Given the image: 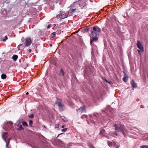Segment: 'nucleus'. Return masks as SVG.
Segmentation results:
<instances>
[{"mask_svg":"<svg viewBox=\"0 0 148 148\" xmlns=\"http://www.w3.org/2000/svg\"><path fill=\"white\" fill-rule=\"evenodd\" d=\"M101 31L99 28L97 26H94L92 31L91 34L92 36H97Z\"/></svg>","mask_w":148,"mask_h":148,"instance_id":"1","label":"nucleus"},{"mask_svg":"<svg viewBox=\"0 0 148 148\" xmlns=\"http://www.w3.org/2000/svg\"><path fill=\"white\" fill-rule=\"evenodd\" d=\"M76 111L77 115H81L83 113H85L86 112V107L85 106L83 105L76 110Z\"/></svg>","mask_w":148,"mask_h":148,"instance_id":"2","label":"nucleus"},{"mask_svg":"<svg viewBox=\"0 0 148 148\" xmlns=\"http://www.w3.org/2000/svg\"><path fill=\"white\" fill-rule=\"evenodd\" d=\"M24 42L25 43V45L27 46H29L31 44L32 40L30 38H27L24 40Z\"/></svg>","mask_w":148,"mask_h":148,"instance_id":"3","label":"nucleus"},{"mask_svg":"<svg viewBox=\"0 0 148 148\" xmlns=\"http://www.w3.org/2000/svg\"><path fill=\"white\" fill-rule=\"evenodd\" d=\"M113 127H115V130L116 132H119L122 131L123 129L122 127H119L118 125L114 124L113 125Z\"/></svg>","mask_w":148,"mask_h":148,"instance_id":"4","label":"nucleus"},{"mask_svg":"<svg viewBox=\"0 0 148 148\" xmlns=\"http://www.w3.org/2000/svg\"><path fill=\"white\" fill-rule=\"evenodd\" d=\"M136 45L138 48L140 49L141 51H144L143 45L139 40H137Z\"/></svg>","mask_w":148,"mask_h":148,"instance_id":"5","label":"nucleus"},{"mask_svg":"<svg viewBox=\"0 0 148 148\" xmlns=\"http://www.w3.org/2000/svg\"><path fill=\"white\" fill-rule=\"evenodd\" d=\"M59 17L61 19H64L67 17L68 15L66 14L65 12L60 11V12L59 14Z\"/></svg>","mask_w":148,"mask_h":148,"instance_id":"6","label":"nucleus"},{"mask_svg":"<svg viewBox=\"0 0 148 148\" xmlns=\"http://www.w3.org/2000/svg\"><path fill=\"white\" fill-rule=\"evenodd\" d=\"M13 123L12 121H6L4 122V125H7L10 128L13 126Z\"/></svg>","mask_w":148,"mask_h":148,"instance_id":"7","label":"nucleus"},{"mask_svg":"<svg viewBox=\"0 0 148 148\" xmlns=\"http://www.w3.org/2000/svg\"><path fill=\"white\" fill-rule=\"evenodd\" d=\"M99 134L102 136H105L108 138H109L107 136H106V131L103 129H101V130Z\"/></svg>","mask_w":148,"mask_h":148,"instance_id":"8","label":"nucleus"},{"mask_svg":"<svg viewBox=\"0 0 148 148\" xmlns=\"http://www.w3.org/2000/svg\"><path fill=\"white\" fill-rule=\"evenodd\" d=\"M98 40V38L97 36H92V37L90 41V43L91 45H92L93 42L97 41Z\"/></svg>","mask_w":148,"mask_h":148,"instance_id":"9","label":"nucleus"},{"mask_svg":"<svg viewBox=\"0 0 148 148\" xmlns=\"http://www.w3.org/2000/svg\"><path fill=\"white\" fill-rule=\"evenodd\" d=\"M8 134L7 132H4L2 135V138L5 141L8 137Z\"/></svg>","mask_w":148,"mask_h":148,"instance_id":"10","label":"nucleus"},{"mask_svg":"<svg viewBox=\"0 0 148 148\" xmlns=\"http://www.w3.org/2000/svg\"><path fill=\"white\" fill-rule=\"evenodd\" d=\"M62 100L60 99L57 98L55 104H57L58 106L61 104L62 103Z\"/></svg>","mask_w":148,"mask_h":148,"instance_id":"11","label":"nucleus"},{"mask_svg":"<svg viewBox=\"0 0 148 148\" xmlns=\"http://www.w3.org/2000/svg\"><path fill=\"white\" fill-rule=\"evenodd\" d=\"M59 110L60 111H62L64 109V105L62 103L61 104L58 106Z\"/></svg>","mask_w":148,"mask_h":148,"instance_id":"12","label":"nucleus"},{"mask_svg":"<svg viewBox=\"0 0 148 148\" xmlns=\"http://www.w3.org/2000/svg\"><path fill=\"white\" fill-rule=\"evenodd\" d=\"M131 84L132 87L133 88H136L137 87V85L135 82L134 80L132 79L131 81Z\"/></svg>","mask_w":148,"mask_h":148,"instance_id":"13","label":"nucleus"},{"mask_svg":"<svg viewBox=\"0 0 148 148\" xmlns=\"http://www.w3.org/2000/svg\"><path fill=\"white\" fill-rule=\"evenodd\" d=\"M64 72L62 69H61L60 70L59 75H62L63 76L64 75Z\"/></svg>","mask_w":148,"mask_h":148,"instance_id":"14","label":"nucleus"},{"mask_svg":"<svg viewBox=\"0 0 148 148\" xmlns=\"http://www.w3.org/2000/svg\"><path fill=\"white\" fill-rule=\"evenodd\" d=\"M18 58V56L17 55H14L12 57V59L14 60V61H16L17 60Z\"/></svg>","mask_w":148,"mask_h":148,"instance_id":"15","label":"nucleus"},{"mask_svg":"<svg viewBox=\"0 0 148 148\" xmlns=\"http://www.w3.org/2000/svg\"><path fill=\"white\" fill-rule=\"evenodd\" d=\"M108 145H109V146L111 147V146H112V144H114V145H116V143L115 142H113L112 143V142L109 141L108 142Z\"/></svg>","mask_w":148,"mask_h":148,"instance_id":"16","label":"nucleus"},{"mask_svg":"<svg viewBox=\"0 0 148 148\" xmlns=\"http://www.w3.org/2000/svg\"><path fill=\"white\" fill-rule=\"evenodd\" d=\"M61 119H62V120L65 122H66L67 121V120L65 118V117L64 116H61Z\"/></svg>","mask_w":148,"mask_h":148,"instance_id":"17","label":"nucleus"},{"mask_svg":"<svg viewBox=\"0 0 148 148\" xmlns=\"http://www.w3.org/2000/svg\"><path fill=\"white\" fill-rule=\"evenodd\" d=\"M7 77L6 75L5 74H2L1 75V78L3 79H5Z\"/></svg>","mask_w":148,"mask_h":148,"instance_id":"18","label":"nucleus"},{"mask_svg":"<svg viewBox=\"0 0 148 148\" xmlns=\"http://www.w3.org/2000/svg\"><path fill=\"white\" fill-rule=\"evenodd\" d=\"M88 145L90 148H95L94 146L90 143H88Z\"/></svg>","mask_w":148,"mask_h":148,"instance_id":"19","label":"nucleus"},{"mask_svg":"<svg viewBox=\"0 0 148 148\" xmlns=\"http://www.w3.org/2000/svg\"><path fill=\"white\" fill-rule=\"evenodd\" d=\"M23 127L21 125L17 129L18 130H23Z\"/></svg>","mask_w":148,"mask_h":148,"instance_id":"20","label":"nucleus"},{"mask_svg":"<svg viewBox=\"0 0 148 148\" xmlns=\"http://www.w3.org/2000/svg\"><path fill=\"white\" fill-rule=\"evenodd\" d=\"M87 115H85V114H84V115H83L82 116H81V118L82 119H83L84 118H87Z\"/></svg>","mask_w":148,"mask_h":148,"instance_id":"21","label":"nucleus"},{"mask_svg":"<svg viewBox=\"0 0 148 148\" xmlns=\"http://www.w3.org/2000/svg\"><path fill=\"white\" fill-rule=\"evenodd\" d=\"M127 77H124L123 79V81L125 82H126L127 80Z\"/></svg>","mask_w":148,"mask_h":148,"instance_id":"22","label":"nucleus"},{"mask_svg":"<svg viewBox=\"0 0 148 148\" xmlns=\"http://www.w3.org/2000/svg\"><path fill=\"white\" fill-rule=\"evenodd\" d=\"M122 133L123 134V135L125 136H126V134L127 133V131H125V132L123 131L122 130Z\"/></svg>","mask_w":148,"mask_h":148,"instance_id":"23","label":"nucleus"},{"mask_svg":"<svg viewBox=\"0 0 148 148\" xmlns=\"http://www.w3.org/2000/svg\"><path fill=\"white\" fill-rule=\"evenodd\" d=\"M28 117L30 118H33L34 117V114H31L29 115H28Z\"/></svg>","mask_w":148,"mask_h":148,"instance_id":"24","label":"nucleus"},{"mask_svg":"<svg viewBox=\"0 0 148 148\" xmlns=\"http://www.w3.org/2000/svg\"><path fill=\"white\" fill-rule=\"evenodd\" d=\"M23 125L24 126H27L28 125L27 124V123L25 122H24L23 123Z\"/></svg>","mask_w":148,"mask_h":148,"instance_id":"25","label":"nucleus"},{"mask_svg":"<svg viewBox=\"0 0 148 148\" xmlns=\"http://www.w3.org/2000/svg\"><path fill=\"white\" fill-rule=\"evenodd\" d=\"M140 148H148V146L143 145L140 147Z\"/></svg>","mask_w":148,"mask_h":148,"instance_id":"26","label":"nucleus"},{"mask_svg":"<svg viewBox=\"0 0 148 148\" xmlns=\"http://www.w3.org/2000/svg\"><path fill=\"white\" fill-rule=\"evenodd\" d=\"M8 39V37H7V36H5V38L3 40V42H5V41L6 40H7Z\"/></svg>","mask_w":148,"mask_h":148,"instance_id":"27","label":"nucleus"},{"mask_svg":"<svg viewBox=\"0 0 148 148\" xmlns=\"http://www.w3.org/2000/svg\"><path fill=\"white\" fill-rule=\"evenodd\" d=\"M33 121H32V120H30V121H29V125L30 126H32V124H33Z\"/></svg>","mask_w":148,"mask_h":148,"instance_id":"28","label":"nucleus"},{"mask_svg":"<svg viewBox=\"0 0 148 148\" xmlns=\"http://www.w3.org/2000/svg\"><path fill=\"white\" fill-rule=\"evenodd\" d=\"M89 30V28H88V27H86V28H85L84 29V31L86 32H87Z\"/></svg>","mask_w":148,"mask_h":148,"instance_id":"29","label":"nucleus"},{"mask_svg":"<svg viewBox=\"0 0 148 148\" xmlns=\"http://www.w3.org/2000/svg\"><path fill=\"white\" fill-rule=\"evenodd\" d=\"M23 45L22 44H20L18 46V50H19L20 49V47L22 46Z\"/></svg>","mask_w":148,"mask_h":148,"instance_id":"30","label":"nucleus"},{"mask_svg":"<svg viewBox=\"0 0 148 148\" xmlns=\"http://www.w3.org/2000/svg\"><path fill=\"white\" fill-rule=\"evenodd\" d=\"M67 130V128H65L64 129H62V132H66Z\"/></svg>","mask_w":148,"mask_h":148,"instance_id":"31","label":"nucleus"},{"mask_svg":"<svg viewBox=\"0 0 148 148\" xmlns=\"http://www.w3.org/2000/svg\"><path fill=\"white\" fill-rule=\"evenodd\" d=\"M10 138L8 139V143H6V146L7 147L8 146V145H9V143L10 142Z\"/></svg>","mask_w":148,"mask_h":148,"instance_id":"32","label":"nucleus"},{"mask_svg":"<svg viewBox=\"0 0 148 148\" xmlns=\"http://www.w3.org/2000/svg\"><path fill=\"white\" fill-rule=\"evenodd\" d=\"M52 35H53V36H52V38H53L54 37V36L56 34V32H53V33H52Z\"/></svg>","mask_w":148,"mask_h":148,"instance_id":"33","label":"nucleus"},{"mask_svg":"<svg viewBox=\"0 0 148 148\" xmlns=\"http://www.w3.org/2000/svg\"><path fill=\"white\" fill-rule=\"evenodd\" d=\"M3 129H4L5 130H6V131L7 130V128L5 126H4L3 127Z\"/></svg>","mask_w":148,"mask_h":148,"instance_id":"34","label":"nucleus"},{"mask_svg":"<svg viewBox=\"0 0 148 148\" xmlns=\"http://www.w3.org/2000/svg\"><path fill=\"white\" fill-rule=\"evenodd\" d=\"M59 127V125L58 124H56V126L55 127V128H58Z\"/></svg>","mask_w":148,"mask_h":148,"instance_id":"35","label":"nucleus"},{"mask_svg":"<svg viewBox=\"0 0 148 148\" xmlns=\"http://www.w3.org/2000/svg\"><path fill=\"white\" fill-rule=\"evenodd\" d=\"M75 10H76V9H72L71 10L72 13H73V12H74L75 11Z\"/></svg>","mask_w":148,"mask_h":148,"instance_id":"36","label":"nucleus"},{"mask_svg":"<svg viewBox=\"0 0 148 148\" xmlns=\"http://www.w3.org/2000/svg\"><path fill=\"white\" fill-rule=\"evenodd\" d=\"M50 27H51V25L49 24V25H48V26H47V28H49Z\"/></svg>","mask_w":148,"mask_h":148,"instance_id":"37","label":"nucleus"},{"mask_svg":"<svg viewBox=\"0 0 148 148\" xmlns=\"http://www.w3.org/2000/svg\"><path fill=\"white\" fill-rule=\"evenodd\" d=\"M103 80L105 81V82H107V80L106 79H103Z\"/></svg>","mask_w":148,"mask_h":148,"instance_id":"38","label":"nucleus"},{"mask_svg":"<svg viewBox=\"0 0 148 148\" xmlns=\"http://www.w3.org/2000/svg\"><path fill=\"white\" fill-rule=\"evenodd\" d=\"M137 50H138V53L139 54H140V50H138V49Z\"/></svg>","mask_w":148,"mask_h":148,"instance_id":"39","label":"nucleus"},{"mask_svg":"<svg viewBox=\"0 0 148 148\" xmlns=\"http://www.w3.org/2000/svg\"><path fill=\"white\" fill-rule=\"evenodd\" d=\"M107 82V83H109V84H110V81H108V80H107V82Z\"/></svg>","mask_w":148,"mask_h":148,"instance_id":"40","label":"nucleus"},{"mask_svg":"<svg viewBox=\"0 0 148 148\" xmlns=\"http://www.w3.org/2000/svg\"><path fill=\"white\" fill-rule=\"evenodd\" d=\"M92 122L93 123H95V122L94 121H92Z\"/></svg>","mask_w":148,"mask_h":148,"instance_id":"41","label":"nucleus"},{"mask_svg":"<svg viewBox=\"0 0 148 148\" xmlns=\"http://www.w3.org/2000/svg\"><path fill=\"white\" fill-rule=\"evenodd\" d=\"M29 52H31V49H29Z\"/></svg>","mask_w":148,"mask_h":148,"instance_id":"42","label":"nucleus"},{"mask_svg":"<svg viewBox=\"0 0 148 148\" xmlns=\"http://www.w3.org/2000/svg\"><path fill=\"white\" fill-rule=\"evenodd\" d=\"M28 94H29V93H28V92H27L26 93V95H28Z\"/></svg>","mask_w":148,"mask_h":148,"instance_id":"43","label":"nucleus"},{"mask_svg":"<svg viewBox=\"0 0 148 148\" xmlns=\"http://www.w3.org/2000/svg\"><path fill=\"white\" fill-rule=\"evenodd\" d=\"M64 125H62V128H64Z\"/></svg>","mask_w":148,"mask_h":148,"instance_id":"44","label":"nucleus"},{"mask_svg":"<svg viewBox=\"0 0 148 148\" xmlns=\"http://www.w3.org/2000/svg\"><path fill=\"white\" fill-rule=\"evenodd\" d=\"M114 134L116 135H117V134L116 133H114Z\"/></svg>","mask_w":148,"mask_h":148,"instance_id":"45","label":"nucleus"},{"mask_svg":"<svg viewBox=\"0 0 148 148\" xmlns=\"http://www.w3.org/2000/svg\"><path fill=\"white\" fill-rule=\"evenodd\" d=\"M119 146H118V147H116V148H119Z\"/></svg>","mask_w":148,"mask_h":148,"instance_id":"46","label":"nucleus"},{"mask_svg":"<svg viewBox=\"0 0 148 148\" xmlns=\"http://www.w3.org/2000/svg\"><path fill=\"white\" fill-rule=\"evenodd\" d=\"M50 46H52V44H50Z\"/></svg>","mask_w":148,"mask_h":148,"instance_id":"47","label":"nucleus"},{"mask_svg":"<svg viewBox=\"0 0 148 148\" xmlns=\"http://www.w3.org/2000/svg\"><path fill=\"white\" fill-rule=\"evenodd\" d=\"M140 107H141V108H143V106H140Z\"/></svg>","mask_w":148,"mask_h":148,"instance_id":"48","label":"nucleus"}]
</instances>
